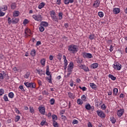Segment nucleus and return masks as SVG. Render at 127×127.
Segmentation results:
<instances>
[{"mask_svg":"<svg viewBox=\"0 0 127 127\" xmlns=\"http://www.w3.org/2000/svg\"><path fill=\"white\" fill-rule=\"evenodd\" d=\"M68 50L70 53L75 54L78 52V46L75 45H70L68 47Z\"/></svg>","mask_w":127,"mask_h":127,"instance_id":"obj_1","label":"nucleus"},{"mask_svg":"<svg viewBox=\"0 0 127 127\" xmlns=\"http://www.w3.org/2000/svg\"><path fill=\"white\" fill-rule=\"evenodd\" d=\"M33 18L35 20V21L41 22L42 21L43 17L42 15L40 14H34L32 15Z\"/></svg>","mask_w":127,"mask_h":127,"instance_id":"obj_2","label":"nucleus"},{"mask_svg":"<svg viewBox=\"0 0 127 127\" xmlns=\"http://www.w3.org/2000/svg\"><path fill=\"white\" fill-rule=\"evenodd\" d=\"M24 85L26 86L27 88H30L31 89H35L36 86L35 85V83L34 82H24Z\"/></svg>","mask_w":127,"mask_h":127,"instance_id":"obj_3","label":"nucleus"},{"mask_svg":"<svg viewBox=\"0 0 127 127\" xmlns=\"http://www.w3.org/2000/svg\"><path fill=\"white\" fill-rule=\"evenodd\" d=\"M50 14L51 15V18H52V20L54 21L58 22V18H57V17L55 15L56 13H55V11H54V10L50 11Z\"/></svg>","mask_w":127,"mask_h":127,"instance_id":"obj_4","label":"nucleus"},{"mask_svg":"<svg viewBox=\"0 0 127 127\" xmlns=\"http://www.w3.org/2000/svg\"><path fill=\"white\" fill-rule=\"evenodd\" d=\"M113 67L114 68V69H115V70L120 71V70L122 69V64H121L119 63L118 62H116L113 65Z\"/></svg>","mask_w":127,"mask_h":127,"instance_id":"obj_5","label":"nucleus"},{"mask_svg":"<svg viewBox=\"0 0 127 127\" xmlns=\"http://www.w3.org/2000/svg\"><path fill=\"white\" fill-rule=\"evenodd\" d=\"M96 113L100 118H106V114L102 110H98L96 111Z\"/></svg>","mask_w":127,"mask_h":127,"instance_id":"obj_6","label":"nucleus"},{"mask_svg":"<svg viewBox=\"0 0 127 127\" xmlns=\"http://www.w3.org/2000/svg\"><path fill=\"white\" fill-rule=\"evenodd\" d=\"M82 56L83 58H88V59H91L93 57V55L90 53L83 52L82 53Z\"/></svg>","mask_w":127,"mask_h":127,"instance_id":"obj_7","label":"nucleus"},{"mask_svg":"<svg viewBox=\"0 0 127 127\" xmlns=\"http://www.w3.org/2000/svg\"><path fill=\"white\" fill-rule=\"evenodd\" d=\"M30 35H31V31L28 28H26L24 34L25 38H27V37H28V36H30Z\"/></svg>","mask_w":127,"mask_h":127,"instance_id":"obj_8","label":"nucleus"},{"mask_svg":"<svg viewBox=\"0 0 127 127\" xmlns=\"http://www.w3.org/2000/svg\"><path fill=\"white\" fill-rule=\"evenodd\" d=\"M78 67L80 69H82L83 70H84L85 72H89V71H90L89 67L88 66H86V65L85 64H79L78 65Z\"/></svg>","mask_w":127,"mask_h":127,"instance_id":"obj_9","label":"nucleus"},{"mask_svg":"<svg viewBox=\"0 0 127 127\" xmlns=\"http://www.w3.org/2000/svg\"><path fill=\"white\" fill-rule=\"evenodd\" d=\"M73 68H74V63L71 62L67 66V72H72Z\"/></svg>","mask_w":127,"mask_h":127,"instance_id":"obj_10","label":"nucleus"},{"mask_svg":"<svg viewBox=\"0 0 127 127\" xmlns=\"http://www.w3.org/2000/svg\"><path fill=\"white\" fill-rule=\"evenodd\" d=\"M39 112L41 114V115H45V107L40 106L38 108Z\"/></svg>","mask_w":127,"mask_h":127,"instance_id":"obj_11","label":"nucleus"},{"mask_svg":"<svg viewBox=\"0 0 127 127\" xmlns=\"http://www.w3.org/2000/svg\"><path fill=\"white\" fill-rule=\"evenodd\" d=\"M124 114H125V109H121L117 111V116L118 117H122Z\"/></svg>","mask_w":127,"mask_h":127,"instance_id":"obj_12","label":"nucleus"},{"mask_svg":"<svg viewBox=\"0 0 127 127\" xmlns=\"http://www.w3.org/2000/svg\"><path fill=\"white\" fill-rule=\"evenodd\" d=\"M63 57H64V70H66V69H67V65H68V61H67V59H66V56L64 55L63 56Z\"/></svg>","mask_w":127,"mask_h":127,"instance_id":"obj_13","label":"nucleus"},{"mask_svg":"<svg viewBox=\"0 0 127 127\" xmlns=\"http://www.w3.org/2000/svg\"><path fill=\"white\" fill-rule=\"evenodd\" d=\"M113 11L114 14H119L121 12V9L120 8L114 7L113 8Z\"/></svg>","mask_w":127,"mask_h":127,"instance_id":"obj_14","label":"nucleus"},{"mask_svg":"<svg viewBox=\"0 0 127 127\" xmlns=\"http://www.w3.org/2000/svg\"><path fill=\"white\" fill-rule=\"evenodd\" d=\"M89 86L91 87L93 90H97V86L94 83H90Z\"/></svg>","mask_w":127,"mask_h":127,"instance_id":"obj_15","label":"nucleus"},{"mask_svg":"<svg viewBox=\"0 0 127 127\" xmlns=\"http://www.w3.org/2000/svg\"><path fill=\"white\" fill-rule=\"evenodd\" d=\"M99 5H100V0H95L93 3V6L97 8V7H99Z\"/></svg>","mask_w":127,"mask_h":127,"instance_id":"obj_16","label":"nucleus"},{"mask_svg":"<svg viewBox=\"0 0 127 127\" xmlns=\"http://www.w3.org/2000/svg\"><path fill=\"white\" fill-rule=\"evenodd\" d=\"M98 67H99V64H98V63H93L91 65V67L92 68V69H97Z\"/></svg>","mask_w":127,"mask_h":127,"instance_id":"obj_17","label":"nucleus"},{"mask_svg":"<svg viewBox=\"0 0 127 127\" xmlns=\"http://www.w3.org/2000/svg\"><path fill=\"white\" fill-rule=\"evenodd\" d=\"M19 21V19L13 18L11 20L12 23H14V24H16Z\"/></svg>","mask_w":127,"mask_h":127,"instance_id":"obj_18","label":"nucleus"},{"mask_svg":"<svg viewBox=\"0 0 127 127\" xmlns=\"http://www.w3.org/2000/svg\"><path fill=\"white\" fill-rule=\"evenodd\" d=\"M74 0H64V4H69V3H73Z\"/></svg>","mask_w":127,"mask_h":127,"instance_id":"obj_19","label":"nucleus"},{"mask_svg":"<svg viewBox=\"0 0 127 127\" xmlns=\"http://www.w3.org/2000/svg\"><path fill=\"white\" fill-rule=\"evenodd\" d=\"M88 38H89V39H90V40H94L96 39V36H95V34H90L88 36Z\"/></svg>","mask_w":127,"mask_h":127,"instance_id":"obj_20","label":"nucleus"},{"mask_svg":"<svg viewBox=\"0 0 127 127\" xmlns=\"http://www.w3.org/2000/svg\"><path fill=\"white\" fill-rule=\"evenodd\" d=\"M20 13L18 11H14L13 12V17H16L18 16V15H19Z\"/></svg>","mask_w":127,"mask_h":127,"instance_id":"obj_21","label":"nucleus"},{"mask_svg":"<svg viewBox=\"0 0 127 127\" xmlns=\"http://www.w3.org/2000/svg\"><path fill=\"white\" fill-rule=\"evenodd\" d=\"M40 25L43 27H47V26H48V23L47 22H42L41 23Z\"/></svg>","mask_w":127,"mask_h":127,"instance_id":"obj_22","label":"nucleus"},{"mask_svg":"<svg viewBox=\"0 0 127 127\" xmlns=\"http://www.w3.org/2000/svg\"><path fill=\"white\" fill-rule=\"evenodd\" d=\"M118 93H119V89L118 88H115L113 90V95L114 96H117Z\"/></svg>","mask_w":127,"mask_h":127,"instance_id":"obj_23","label":"nucleus"},{"mask_svg":"<svg viewBox=\"0 0 127 127\" xmlns=\"http://www.w3.org/2000/svg\"><path fill=\"white\" fill-rule=\"evenodd\" d=\"M68 95L70 99H75V94L72 93L71 92H68Z\"/></svg>","mask_w":127,"mask_h":127,"instance_id":"obj_24","label":"nucleus"},{"mask_svg":"<svg viewBox=\"0 0 127 127\" xmlns=\"http://www.w3.org/2000/svg\"><path fill=\"white\" fill-rule=\"evenodd\" d=\"M46 74V75H47V76L51 75V72H50V71H49V66H47Z\"/></svg>","mask_w":127,"mask_h":127,"instance_id":"obj_25","label":"nucleus"},{"mask_svg":"<svg viewBox=\"0 0 127 127\" xmlns=\"http://www.w3.org/2000/svg\"><path fill=\"white\" fill-rule=\"evenodd\" d=\"M37 71L40 76H42L44 74V71L41 69H37Z\"/></svg>","mask_w":127,"mask_h":127,"instance_id":"obj_26","label":"nucleus"},{"mask_svg":"<svg viewBox=\"0 0 127 127\" xmlns=\"http://www.w3.org/2000/svg\"><path fill=\"white\" fill-rule=\"evenodd\" d=\"M44 5H45V3L43 2H42L39 5L38 8L39 9H41V8H43V7H44Z\"/></svg>","mask_w":127,"mask_h":127,"instance_id":"obj_27","label":"nucleus"},{"mask_svg":"<svg viewBox=\"0 0 127 127\" xmlns=\"http://www.w3.org/2000/svg\"><path fill=\"white\" fill-rule=\"evenodd\" d=\"M53 122H56L57 121L58 118L57 116H56L55 114H54L52 116Z\"/></svg>","mask_w":127,"mask_h":127,"instance_id":"obj_28","label":"nucleus"},{"mask_svg":"<svg viewBox=\"0 0 127 127\" xmlns=\"http://www.w3.org/2000/svg\"><path fill=\"white\" fill-rule=\"evenodd\" d=\"M0 9H1L2 11H5V10L7 9V6L6 5H3L0 8Z\"/></svg>","mask_w":127,"mask_h":127,"instance_id":"obj_29","label":"nucleus"},{"mask_svg":"<svg viewBox=\"0 0 127 127\" xmlns=\"http://www.w3.org/2000/svg\"><path fill=\"white\" fill-rule=\"evenodd\" d=\"M85 108L86 110H88V111H90V110H91V105H90V104L87 103L85 106Z\"/></svg>","mask_w":127,"mask_h":127,"instance_id":"obj_30","label":"nucleus"},{"mask_svg":"<svg viewBox=\"0 0 127 127\" xmlns=\"http://www.w3.org/2000/svg\"><path fill=\"white\" fill-rule=\"evenodd\" d=\"M46 62V60H45V59H42L41 60V65H42V66H45V62Z\"/></svg>","mask_w":127,"mask_h":127,"instance_id":"obj_31","label":"nucleus"},{"mask_svg":"<svg viewBox=\"0 0 127 127\" xmlns=\"http://www.w3.org/2000/svg\"><path fill=\"white\" fill-rule=\"evenodd\" d=\"M8 96L10 98V99H12L13 97H14V94H13L12 92H10L8 93Z\"/></svg>","mask_w":127,"mask_h":127,"instance_id":"obj_32","label":"nucleus"},{"mask_svg":"<svg viewBox=\"0 0 127 127\" xmlns=\"http://www.w3.org/2000/svg\"><path fill=\"white\" fill-rule=\"evenodd\" d=\"M110 122H111L112 124H116V118L114 117H111Z\"/></svg>","mask_w":127,"mask_h":127,"instance_id":"obj_33","label":"nucleus"},{"mask_svg":"<svg viewBox=\"0 0 127 127\" xmlns=\"http://www.w3.org/2000/svg\"><path fill=\"white\" fill-rule=\"evenodd\" d=\"M6 75L5 72L4 71H2L1 73H0V79L1 80H3V75Z\"/></svg>","mask_w":127,"mask_h":127,"instance_id":"obj_34","label":"nucleus"},{"mask_svg":"<svg viewBox=\"0 0 127 127\" xmlns=\"http://www.w3.org/2000/svg\"><path fill=\"white\" fill-rule=\"evenodd\" d=\"M109 77L111 79L113 80V81H115L116 79H117V77H115V76L112 74H109Z\"/></svg>","mask_w":127,"mask_h":127,"instance_id":"obj_35","label":"nucleus"},{"mask_svg":"<svg viewBox=\"0 0 127 127\" xmlns=\"http://www.w3.org/2000/svg\"><path fill=\"white\" fill-rule=\"evenodd\" d=\"M30 76V72H28L24 75V78L25 79H28V77Z\"/></svg>","mask_w":127,"mask_h":127,"instance_id":"obj_36","label":"nucleus"},{"mask_svg":"<svg viewBox=\"0 0 127 127\" xmlns=\"http://www.w3.org/2000/svg\"><path fill=\"white\" fill-rule=\"evenodd\" d=\"M82 101L84 102H87V97H86V95H83L81 97Z\"/></svg>","mask_w":127,"mask_h":127,"instance_id":"obj_37","label":"nucleus"},{"mask_svg":"<svg viewBox=\"0 0 127 127\" xmlns=\"http://www.w3.org/2000/svg\"><path fill=\"white\" fill-rule=\"evenodd\" d=\"M36 54V52L35 51V50H32L31 51V56L34 57V56H35Z\"/></svg>","mask_w":127,"mask_h":127,"instance_id":"obj_38","label":"nucleus"},{"mask_svg":"<svg viewBox=\"0 0 127 127\" xmlns=\"http://www.w3.org/2000/svg\"><path fill=\"white\" fill-rule=\"evenodd\" d=\"M63 13L62 12L59 13V19H60V20H61V19L63 18Z\"/></svg>","mask_w":127,"mask_h":127,"instance_id":"obj_39","label":"nucleus"},{"mask_svg":"<svg viewBox=\"0 0 127 127\" xmlns=\"http://www.w3.org/2000/svg\"><path fill=\"white\" fill-rule=\"evenodd\" d=\"M77 103L78 105H83V101L80 99H77Z\"/></svg>","mask_w":127,"mask_h":127,"instance_id":"obj_40","label":"nucleus"},{"mask_svg":"<svg viewBox=\"0 0 127 127\" xmlns=\"http://www.w3.org/2000/svg\"><path fill=\"white\" fill-rule=\"evenodd\" d=\"M50 104L52 105H54V103H55V100L54 98H52L50 100Z\"/></svg>","mask_w":127,"mask_h":127,"instance_id":"obj_41","label":"nucleus"},{"mask_svg":"<svg viewBox=\"0 0 127 127\" xmlns=\"http://www.w3.org/2000/svg\"><path fill=\"white\" fill-rule=\"evenodd\" d=\"M20 120V116H16L15 118V122L16 123Z\"/></svg>","mask_w":127,"mask_h":127,"instance_id":"obj_42","label":"nucleus"},{"mask_svg":"<svg viewBox=\"0 0 127 127\" xmlns=\"http://www.w3.org/2000/svg\"><path fill=\"white\" fill-rule=\"evenodd\" d=\"M27 23H29V21L27 19H25L23 21V24L24 25H26Z\"/></svg>","mask_w":127,"mask_h":127,"instance_id":"obj_43","label":"nucleus"},{"mask_svg":"<svg viewBox=\"0 0 127 127\" xmlns=\"http://www.w3.org/2000/svg\"><path fill=\"white\" fill-rule=\"evenodd\" d=\"M3 99L5 102H8V98L7 97V96L6 95H4L3 96Z\"/></svg>","mask_w":127,"mask_h":127,"instance_id":"obj_44","label":"nucleus"},{"mask_svg":"<svg viewBox=\"0 0 127 127\" xmlns=\"http://www.w3.org/2000/svg\"><path fill=\"white\" fill-rule=\"evenodd\" d=\"M53 126L55 127H59V125H58V123L56 121H53Z\"/></svg>","mask_w":127,"mask_h":127,"instance_id":"obj_45","label":"nucleus"},{"mask_svg":"<svg viewBox=\"0 0 127 127\" xmlns=\"http://www.w3.org/2000/svg\"><path fill=\"white\" fill-rule=\"evenodd\" d=\"M29 110H30V113H31V114L34 113V109H33V107L30 106L29 107Z\"/></svg>","mask_w":127,"mask_h":127,"instance_id":"obj_46","label":"nucleus"},{"mask_svg":"<svg viewBox=\"0 0 127 127\" xmlns=\"http://www.w3.org/2000/svg\"><path fill=\"white\" fill-rule=\"evenodd\" d=\"M98 15L100 17H103L104 16V12L100 11L98 12Z\"/></svg>","mask_w":127,"mask_h":127,"instance_id":"obj_47","label":"nucleus"},{"mask_svg":"<svg viewBox=\"0 0 127 127\" xmlns=\"http://www.w3.org/2000/svg\"><path fill=\"white\" fill-rule=\"evenodd\" d=\"M19 89H20V90H21L22 92H25V89H24V88H23V86L22 85H20L19 86Z\"/></svg>","mask_w":127,"mask_h":127,"instance_id":"obj_48","label":"nucleus"},{"mask_svg":"<svg viewBox=\"0 0 127 127\" xmlns=\"http://www.w3.org/2000/svg\"><path fill=\"white\" fill-rule=\"evenodd\" d=\"M11 8L12 9H15L16 8V4L15 3H12L11 5Z\"/></svg>","mask_w":127,"mask_h":127,"instance_id":"obj_49","label":"nucleus"},{"mask_svg":"<svg viewBox=\"0 0 127 127\" xmlns=\"http://www.w3.org/2000/svg\"><path fill=\"white\" fill-rule=\"evenodd\" d=\"M39 30L41 31V32H43L44 31V27L42 26H41L39 27Z\"/></svg>","mask_w":127,"mask_h":127,"instance_id":"obj_50","label":"nucleus"},{"mask_svg":"<svg viewBox=\"0 0 127 127\" xmlns=\"http://www.w3.org/2000/svg\"><path fill=\"white\" fill-rule=\"evenodd\" d=\"M79 89H80L81 90H82V91H86L87 90V88H86V87L83 86V87H81V86H79Z\"/></svg>","mask_w":127,"mask_h":127,"instance_id":"obj_51","label":"nucleus"},{"mask_svg":"<svg viewBox=\"0 0 127 127\" xmlns=\"http://www.w3.org/2000/svg\"><path fill=\"white\" fill-rule=\"evenodd\" d=\"M4 93V90H3V89H0V96H2L3 94Z\"/></svg>","mask_w":127,"mask_h":127,"instance_id":"obj_52","label":"nucleus"},{"mask_svg":"<svg viewBox=\"0 0 127 127\" xmlns=\"http://www.w3.org/2000/svg\"><path fill=\"white\" fill-rule=\"evenodd\" d=\"M5 13L2 12V10L0 9V16H3Z\"/></svg>","mask_w":127,"mask_h":127,"instance_id":"obj_53","label":"nucleus"},{"mask_svg":"<svg viewBox=\"0 0 127 127\" xmlns=\"http://www.w3.org/2000/svg\"><path fill=\"white\" fill-rule=\"evenodd\" d=\"M69 85L70 87H73L74 86V81L71 80L69 82Z\"/></svg>","mask_w":127,"mask_h":127,"instance_id":"obj_54","label":"nucleus"},{"mask_svg":"<svg viewBox=\"0 0 127 127\" xmlns=\"http://www.w3.org/2000/svg\"><path fill=\"white\" fill-rule=\"evenodd\" d=\"M78 123H79L78 122V120L74 119V120H73V121L72 122V125H77V124H78Z\"/></svg>","mask_w":127,"mask_h":127,"instance_id":"obj_55","label":"nucleus"},{"mask_svg":"<svg viewBox=\"0 0 127 127\" xmlns=\"http://www.w3.org/2000/svg\"><path fill=\"white\" fill-rule=\"evenodd\" d=\"M101 107L102 110H106V109H107V107H106V105L105 104H103Z\"/></svg>","mask_w":127,"mask_h":127,"instance_id":"obj_56","label":"nucleus"},{"mask_svg":"<svg viewBox=\"0 0 127 127\" xmlns=\"http://www.w3.org/2000/svg\"><path fill=\"white\" fill-rule=\"evenodd\" d=\"M56 3H57V4H58V5H60L61 3V0H57Z\"/></svg>","mask_w":127,"mask_h":127,"instance_id":"obj_57","label":"nucleus"},{"mask_svg":"<svg viewBox=\"0 0 127 127\" xmlns=\"http://www.w3.org/2000/svg\"><path fill=\"white\" fill-rule=\"evenodd\" d=\"M62 120H64V121H66L67 120V118L65 116L62 115Z\"/></svg>","mask_w":127,"mask_h":127,"instance_id":"obj_58","label":"nucleus"},{"mask_svg":"<svg viewBox=\"0 0 127 127\" xmlns=\"http://www.w3.org/2000/svg\"><path fill=\"white\" fill-rule=\"evenodd\" d=\"M36 46H39V45H41V42L37 41L36 44Z\"/></svg>","mask_w":127,"mask_h":127,"instance_id":"obj_59","label":"nucleus"},{"mask_svg":"<svg viewBox=\"0 0 127 127\" xmlns=\"http://www.w3.org/2000/svg\"><path fill=\"white\" fill-rule=\"evenodd\" d=\"M83 62V60L82 59H79L77 61V63L78 64H81Z\"/></svg>","mask_w":127,"mask_h":127,"instance_id":"obj_60","label":"nucleus"},{"mask_svg":"<svg viewBox=\"0 0 127 127\" xmlns=\"http://www.w3.org/2000/svg\"><path fill=\"white\" fill-rule=\"evenodd\" d=\"M58 56L59 57L58 58L59 60H61V57H62V55L61 54H58Z\"/></svg>","mask_w":127,"mask_h":127,"instance_id":"obj_61","label":"nucleus"},{"mask_svg":"<svg viewBox=\"0 0 127 127\" xmlns=\"http://www.w3.org/2000/svg\"><path fill=\"white\" fill-rule=\"evenodd\" d=\"M38 83L39 84V86H42V82H41V80H38Z\"/></svg>","mask_w":127,"mask_h":127,"instance_id":"obj_62","label":"nucleus"},{"mask_svg":"<svg viewBox=\"0 0 127 127\" xmlns=\"http://www.w3.org/2000/svg\"><path fill=\"white\" fill-rule=\"evenodd\" d=\"M45 121H42L40 124L41 126H44V125H45Z\"/></svg>","mask_w":127,"mask_h":127,"instance_id":"obj_63","label":"nucleus"},{"mask_svg":"<svg viewBox=\"0 0 127 127\" xmlns=\"http://www.w3.org/2000/svg\"><path fill=\"white\" fill-rule=\"evenodd\" d=\"M88 127H93L92 126V123L91 122H89L87 124Z\"/></svg>","mask_w":127,"mask_h":127,"instance_id":"obj_64","label":"nucleus"}]
</instances>
